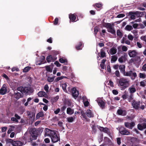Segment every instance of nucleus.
<instances>
[{
	"label": "nucleus",
	"instance_id": "1",
	"mask_svg": "<svg viewBox=\"0 0 146 146\" xmlns=\"http://www.w3.org/2000/svg\"><path fill=\"white\" fill-rule=\"evenodd\" d=\"M45 133V136L50 137L52 141L54 143L57 142L60 139L59 136L57 135L55 131L52 130L48 128H46Z\"/></svg>",
	"mask_w": 146,
	"mask_h": 146
},
{
	"label": "nucleus",
	"instance_id": "2",
	"mask_svg": "<svg viewBox=\"0 0 146 146\" xmlns=\"http://www.w3.org/2000/svg\"><path fill=\"white\" fill-rule=\"evenodd\" d=\"M117 84L120 89L123 90L129 86V80L125 78H121L117 80Z\"/></svg>",
	"mask_w": 146,
	"mask_h": 146
},
{
	"label": "nucleus",
	"instance_id": "3",
	"mask_svg": "<svg viewBox=\"0 0 146 146\" xmlns=\"http://www.w3.org/2000/svg\"><path fill=\"white\" fill-rule=\"evenodd\" d=\"M7 144H11L13 146H22L25 144L23 142L19 141H14L11 139H7L6 141Z\"/></svg>",
	"mask_w": 146,
	"mask_h": 146
},
{
	"label": "nucleus",
	"instance_id": "4",
	"mask_svg": "<svg viewBox=\"0 0 146 146\" xmlns=\"http://www.w3.org/2000/svg\"><path fill=\"white\" fill-rule=\"evenodd\" d=\"M104 25L105 27L107 29L108 32L113 34L115 33V31L113 28V24L111 25L110 23H105Z\"/></svg>",
	"mask_w": 146,
	"mask_h": 146
},
{
	"label": "nucleus",
	"instance_id": "5",
	"mask_svg": "<svg viewBox=\"0 0 146 146\" xmlns=\"http://www.w3.org/2000/svg\"><path fill=\"white\" fill-rule=\"evenodd\" d=\"M9 92V89L5 84H3L0 89V94L4 95L8 93Z\"/></svg>",
	"mask_w": 146,
	"mask_h": 146
},
{
	"label": "nucleus",
	"instance_id": "6",
	"mask_svg": "<svg viewBox=\"0 0 146 146\" xmlns=\"http://www.w3.org/2000/svg\"><path fill=\"white\" fill-rule=\"evenodd\" d=\"M125 76H129L131 77L132 80H134L137 76L136 73L133 71L130 70L126 72Z\"/></svg>",
	"mask_w": 146,
	"mask_h": 146
},
{
	"label": "nucleus",
	"instance_id": "7",
	"mask_svg": "<svg viewBox=\"0 0 146 146\" xmlns=\"http://www.w3.org/2000/svg\"><path fill=\"white\" fill-rule=\"evenodd\" d=\"M96 101L99 106L102 108H103L105 106V103L103 99L102 98H97Z\"/></svg>",
	"mask_w": 146,
	"mask_h": 146
},
{
	"label": "nucleus",
	"instance_id": "8",
	"mask_svg": "<svg viewBox=\"0 0 146 146\" xmlns=\"http://www.w3.org/2000/svg\"><path fill=\"white\" fill-rule=\"evenodd\" d=\"M17 90L22 93L25 94L27 93L29 91V88L26 87H20L17 88Z\"/></svg>",
	"mask_w": 146,
	"mask_h": 146
},
{
	"label": "nucleus",
	"instance_id": "9",
	"mask_svg": "<svg viewBox=\"0 0 146 146\" xmlns=\"http://www.w3.org/2000/svg\"><path fill=\"white\" fill-rule=\"evenodd\" d=\"M132 105L134 108L138 109L140 107V102H137L133 100L132 101Z\"/></svg>",
	"mask_w": 146,
	"mask_h": 146
},
{
	"label": "nucleus",
	"instance_id": "10",
	"mask_svg": "<svg viewBox=\"0 0 146 146\" xmlns=\"http://www.w3.org/2000/svg\"><path fill=\"white\" fill-rule=\"evenodd\" d=\"M71 92L73 97L76 99L79 94L76 88H73L71 90Z\"/></svg>",
	"mask_w": 146,
	"mask_h": 146
},
{
	"label": "nucleus",
	"instance_id": "11",
	"mask_svg": "<svg viewBox=\"0 0 146 146\" xmlns=\"http://www.w3.org/2000/svg\"><path fill=\"white\" fill-rule=\"evenodd\" d=\"M128 91L129 93L132 94L135 93L136 91V89L135 86L133 85L130 86L128 89Z\"/></svg>",
	"mask_w": 146,
	"mask_h": 146
},
{
	"label": "nucleus",
	"instance_id": "12",
	"mask_svg": "<svg viewBox=\"0 0 146 146\" xmlns=\"http://www.w3.org/2000/svg\"><path fill=\"white\" fill-rule=\"evenodd\" d=\"M135 125V123L134 122H131L130 123L127 122L125 123V126L130 129H132Z\"/></svg>",
	"mask_w": 146,
	"mask_h": 146
},
{
	"label": "nucleus",
	"instance_id": "13",
	"mask_svg": "<svg viewBox=\"0 0 146 146\" xmlns=\"http://www.w3.org/2000/svg\"><path fill=\"white\" fill-rule=\"evenodd\" d=\"M10 85L11 88L14 90H15L16 88L18 86V83L16 82L15 80H13L10 83Z\"/></svg>",
	"mask_w": 146,
	"mask_h": 146
},
{
	"label": "nucleus",
	"instance_id": "14",
	"mask_svg": "<svg viewBox=\"0 0 146 146\" xmlns=\"http://www.w3.org/2000/svg\"><path fill=\"white\" fill-rule=\"evenodd\" d=\"M128 52L129 55L131 57L135 56L137 54V52L135 50H129Z\"/></svg>",
	"mask_w": 146,
	"mask_h": 146
},
{
	"label": "nucleus",
	"instance_id": "15",
	"mask_svg": "<svg viewBox=\"0 0 146 146\" xmlns=\"http://www.w3.org/2000/svg\"><path fill=\"white\" fill-rule=\"evenodd\" d=\"M38 95L39 97H44L47 98L48 95L46 92L44 91H40L38 93Z\"/></svg>",
	"mask_w": 146,
	"mask_h": 146
},
{
	"label": "nucleus",
	"instance_id": "16",
	"mask_svg": "<svg viewBox=\"0 0 146 146\" xmlns=\"http://www.w3.org/2000/svg\"><path fill=\"white\" fill-rule=\"evenodd\" d=\"M141 58L139 56L135 57L133 61V63L136 65H139L140 63Z\"/></svg>",
	"mask_w": 146,
	"mask_h": 146
},
{
	"label": "nucleus",
	"instance_id": "17",
	"mask_svg": "<svg viewBox=\"0 0 146 146\" xmlns=\"http://www.w3.org/2000/svg\"><path fill=\"white\" fill-rule=\"evenodd\" d=\"M117 113L119 115L122 116H125L126 114V111L125 110H123L121 109L118 110Z\"/></svg>",
	"mask_w": 146,
	"mask_h": 146
},
{
	"label": "nucleus",
	"instance_id": "18",
	"mask_svg": "<svg viewBox=\"0 0 146 146\" xmlns=\"http://www.w3.org/2000/svg\"><path fill=\"white\" fill-rule=\"evenodd\" d=\"M69 18L72 22H75L77 21L76 19V15L74 14H70L69 15Z\"/></svg>",
	"mask_w": 146,
	"mask_h": 146
},
{
	"label": "nucleus",
	"instance_id": "19",
	"mask_svg": "<svg viewBox=\"0 0 146 146\" xmlns=\"http://www.w3.org/2000/svg\"><path fill=\"white\" fill-rule=\"evenodd\" d=\"M86 114L88 117H92L94 116L92 112L90 110H87L86 112Z\"/></svg>",
	"mask_w": 146,
	"mask_h": 146
},
{
	"label": "nucleus",
	"instance_id": "20",
	"mask_svg": "<svg viewBox=\"0 0 146 146\" xmlns=\"http://www.w3.org/2000/svg\"><path fill=\"white\" fill-rule=\"evenodd\" d=\"M120 133L123 135H128L129 134V132L127 130L125 129H123V130L120 131Z\"/></svg>",
	"mask_w": 146,
	"mask_h": 146
},
{
	"label": "nucleus",
	"instance_id": "21",
	"mask_svg": "<svg viewBox=\"0 0 146 146\" xmlns=\"http://www.w3.org/2000/svg\"><path fill=\"white\" fill-rule=\"evenodd\" d=\"M59 61L62 63H66V64H67L68 61L67 59L65 58H60L59 59Z\"/></svg>",
	"mask_w": 146,
	"mask_h": 146
},
{
	"label": "nucleus",
	"instance_id": "22",
	"mask_svg": "<svg viewBox=\"0 0 146 146\" xmlns=\"http://www.w3.org/2000/svg\"><path fill=\"white\" fill-rule=\"evenodd\" d=\"M131 32L133 34L135 39H137L138 38V31L136 30H134L132 31Z\"/></svg>",
	"mask_w": 146,
	"mask_h": 146
},
{
	"label": "nucleus",
	"instance_id": "23",
	"mask_svg": "<svg viewBox=\"0 0 146 146\" xmlns=\"http://www.w3.org/2000/svg\"><path fill=\"white\" fill-rule=\"evenodd\" d=\"M125 66L124 65H121L119 66V69L121 72L125 76V74L126 73L125 71Z\"/></svg>",
	"mask_w": 146,
	"mask_h": 146
},
{
	"label": "nucleus",
	"instance_id": "24",
	"mask_svg": "<svg viewBox=\"0 0 146 146\" xmlns=\"http://www.w3.org/2000/svg\"><path fill=\"white\" fill-rule=\"evenodd\" d=\"M117 51V49L114 48H112L110 50V52L111 55L114 54L116 53Z\"/></svg>",
	"mask_w": 146,
	"mask_h": 146
},
{
	"label": "nucleus",
	"instance_id": "25",
	"mask_svg": "<svg viewBox=\"0 0 146 146\" xmlns=\"http://www.w3.org/2000/svg\"><path fill=\"white\" fill-rule=\"evenodd\" d=\"M13 95L14 97L17 99L21 98V94L20 93L15 92Z\"/></svg>",
	"mask_w": 146,
	"mask_h": 146
},
{
	"label": "nucleus",
	"instance_id": "26",
	"mask_svg": "<svg viewBox=\"0 0 146 146\" xmlns=\"http://www.w3.org/2000/svg\"><path fill=\"white\" fill-rule=\"evenodd\" d=\"M66 112L68 114L71 115L74 113V111L73 109L68 108H67Z\"/></svg>",
	"mask_w": 146,
	"mask_h": 146
},
{
	"label": "nucleus",
	"instance_id": "27",
	"mask_svg": "<svg viewBox=\"0 0 146 146\" xmlns=\"http://www.w3.org/2000/svg\"><path fill=\"white\" fill-rule=\"evenodd\" d=\"M76 118V115L73 117H69L67 118L66 119L69 122H72Z\"/></svg>",
	"mask_w": 146,
	"mask_h": 146
},
{
	"label": "nucleus",
	"instance_id": "28",
	"mask_svg": "<svg viewBox=\"0 0 146 146\" xmlns=\"http://www.w3.org/2000/svg\"><path fill=\"white\" fill-rule=\"evenodd\" d=\"M99 128L101 131H104L106 133H108L109 132V130L107 128H104L103 127H100Z\"/></svg>",
	"mask_w": 146,
	"mask_h": 146
},
{
	"label": "nucleus",
	"instance_id": "29",
	"mask_svg": "<svg viewBox=\"0 0 146 146\" xmlns=\"http://www.w3.org/2000/svg\"><path fill=\"white\" fill-rule=\"evenodd\" d=\"M61 86H62V88L63 90L66 92L68 93V92L66 90V88L67 86V85L66 83H65L62 84H61Z\"/></svg>",
	"mask_w": 146,
	"mask_h": 146
},
{
	"label": "nucleus",
	"instance_id": "30",
	"mask_svg": "<svg viewBox=\"0 0 146 146\" xmlns=\"http://www.w3.org/2000/svg\"><path fill=\"white\" fill-rule=\"evenodd\" d=\"M135 13L134 12H130L129 13V15L131 16V18L132 19H134L135 18Z\"/></svg>",
	"mask_w": 146,
	"mask_h": 146
},
{
	"label": "nucleus",
	"instance_id": "31",
	"mask_svg": "<svg viewBox=\"0 0 146 146\" xmlns=\"http://www.w3.org/2000/svg\"><path fill=\"white\" fill-rule=\"evenodd\" d=\"M117 57L114 55L112 56L111 58V62L112 63H113L116 61L117 60Z\"/></svg>",
	"mask_w": 146,
	"mask_h": 146
},
{
	"label": "nucleus",
	"instance_id": "32",
	"mask_svg": "<svg viewBox=\"0 0 146 146\" xmlns=\"http://www.w3.org/2000/svg\"><path fill=\"white\" fill-rule=\"evenodd\" d=\"M106 59H103L100 64V66L102 69H104L105 68V63L106 61Z\"/></svg>",
	"mask_w": 146,
	"mask_h": 146
},
{
	"label": "nucleus",
	"instance_id": "33",
	"mask_svg": "<svg viewBox=\"0 0 146 146\" xmlns=\"http://www.w3.org/2000/svg\"><path fill=\"white\" fill-rule=\"evenodd\" d=\"M45 68L47 71L50 72H52V66H46L44 67Z\"/></svg>",
	"mask_w": 146,
	"mask_h": 146
},
{
	"label": "nucleus",
	"instance_id": "34",
	"mask_svg": "<svg viewBox=\"0 0 146 146\" xmlns=\"http://www.w3.org/2000/svg\"><path fill=\"white\" fill-rule=\"evenodd\" d=\"M132 27L130 25H127L125 27V30L128 31H130L132 30L133 29Z\"/></svg>",
	"mask_w": 146,
	"mask_h": 146
},
{
	"label": "nucleus",
	"instance_id": "35",
	"mask_svg": "<svg viewBox=\"0 0 146 146\" xmlns=\"http://www.w3.org/2000/svg\"><path fill=\"white\" fill-rule=\"evenodd\" d=\"M44 114L42 112H39L36 115V117L37 119L39 118L40 117H42L43 116Z\"/></svg>",
	"mask_w": 146,
	"mask_h": 146
},
{
	"label": "nucleus",
	"instance_id": "36",
	"mask_svg": "<svg viewBox=\"0 0 146 146\" xmlns=\"http://www.w3.org/2000/svg\"><path fill=\"white\" fill-rule=\"evenodd\" d=\"M106 54L103 49H101V50L100 55L101 57L103 58L106 56Z\"/></svg>",
	"mask_w": 146,
	"mask_h": 146
},
{
	"label": "nucleus",
	"instance_id": "37",
	"mask_svg": "<svg viewBox=\"0 0 146 146\" xmlns=\"http://www.w3.org/2000/svg\"><path fill=\"white\" fill-rule=\"evenodd\" d=\"M125 60V57L124 56H122L118 59V61L119 62L122 63Z\"/></svg>",
	"mask_w": 146,
	"mask_h": 146
},
{
	"label": "nucleus",
	"instance_id": "38",
	"mask_svg": "<svg viewBox=\"0 0 146 146\" xmlns=\"http://www.w3.org/2000/svg\"><path fill=\"white\" fill-rule=\"evenodd\" d=\"M31 67L30 66H27L25 67L23 70V72H28L31 69Z\"/></svg>",
	"mask_w": 146,
	"mask_h": 146
},
{
	"label": "nucleus",
	"instance_id": "39",
	"mask_svg": "<svg viewBox=\"0 0 146 146\" xmlns=\"http://www.w3.org/2000/svg\"><path fill=\"white\" fill-rule=\"evenodd\" d=\"M59 98V97L57 96L55 97L54 98H52L51 100L52 102L54 103L56 102Z\"/></svg>",
	"mask_w": 146,
	"mask_h": 146
},
{
	"label": "nucleus",
	"instance_id": "40",
	"mask_svg": "<svg viewBox=\"0 0 146 146\" xmlns=\"http://www.w3.org/2000/svg\"><path fill=\"white\" fill-rule=\"evenodd\" d=\"M52 60V58L51 55L48 56L46 58V60L48 62H50Z\"/></svg>",
	"mask_w": 146,
	"mask_h": 146
},
{
	"label": "nucleus",
	"instance_id": "41",
	"mask_svg": "<svg viewBox=\"0 0 146 146\" xmlns=\"http://www.w3.org/2000/svg\"><path fill=\"white\" fill-rule=\"evenodd\" d=\"M137 128L140 130H142L144 129L142 124H139L137 125Z\"/></svg>",
	"mask_w": 146,
	"mask_h": 146
},
{
	"label": "nucleus",
	"instance_id": "42",
	"mask_svg": "<svg viewBox=\"0 0 146 146\" xmlns=\"http://www.w3.org/2000/svg\"><path fill=\"white\" fill-rule=\"evenodd\" d=\"M117 34L118 36L119 37H121L122 36V34L121 31L119 30H118L117 31Z\"/></svg>",
	"mask_w": 146,
	"mask_h": 146
},
{
	"label": "nucleus",
	"instance_id": "43",
	"mask_svg": "<svg viewBox=\"0 0 146 146\" xmlns=\"http://www.w3.org/2000/svg\"><path fill=\"white\" fill-rule=\"evenodd\" d=\"M40 58L42 60V61H41L40 63L39 64V65L43 64L44 63V61H45V57L43 56H42L40 57Z\"/></svg>",
	"mask_w": 146,
	"mask_h": 146
},
{
	"label": "nucleus",
	"instance_id": "44",
	"mask_svg": "<svg viewBox=\"0 0 146 146\" xmlns=\"http://www.w3.org/2000/svg\"><path fill=\"white\" fill-rule=\"evenodd\" d=\"M134 37L130 34H129L127 36L128 39L132 41Z\"/></svg>",
	"mask_w": 146,
	"mask_h": 146
},
{
	"label": "nucleus",
	"instance_id": "45",
	"mask_svg": "<svg viewBox=\"0 0 146 146\" xmlns=\"http://www.w3.org/2000/svg\"><path fill=\"white\" fill-rule=\"evenodd\" d=\"M140 85L143 87L145 86L146 85V81L145 80L141 81L140 83Z\"/></svg>",
	"mask_w": 146,
	"mask_h": 146
},
{
	"label": "nucleus",
	"instance_id": "46",
	"mask_svg": "<svg viewBox=\"0 0 146 146\" xmlns=\"http://www.w3.org/2000/svg\"><path fill=\"white\" fill-rule=\"evenodd\" d=\"M82 45V43L80 42L79 43L78 45H77L76 46V48L77 50H79L81 49L82 48H80Z\"/></svg>",
	"mask_w": 146,
	"mask_h": 146
},
{
	"label": "nucleus",
	"instance_id": "47",
	"mask_svg": "<svg viewBox=\"0 0 146 146\" xmlns=\"http://www.w3.org/2000/svg\"><path fill=\"white\" fill-rule=\"evenodd\" d=\"M133 94H131L128 98V100L129 102H131L133 100Z\"/></svg>",
	"mask_w": 146,
	"mask_h": 146
},
{
	"label": "nucleus",
	"instance_id": "48",
	"mask_svg": "<svg viewBox=\"0 0 146 146\" xmlns=\"http://www.w3.org/2000/svg\"><path fill=\"white\" fill-rule=\"evenodd\" d=\"M139 77L141 78L144 79L146 78V75L144 74L140 73L139 74Z\"/></svg>",
	"mask_w": 146,
	"mask_h": 146
},
{
	"label": "nucleus",
	"instance_id": "49",
	"mask_svg": "<svg viewBox=\"0 0 146 146\" xmlns=\"http://www.w3.org/2000/svg\"><path fill=\"white\" fill-rule=\"evenodd\" d=\"M49 87L47 84H46L44 86V89L45 91L47 92L48 91Z\"/></svg>",
	"mask_w": 146,
	"mask_h": 146
},
{
	"label": "nucleus",
	"instance_id": "50",
	"mask_svg": "<svg viewBox=\"0 0 146 146\" xmlns=\"http://www.w3.org/2000/svg\"><path fill=\"white\" fill-rule=\"evenodd\" d=\"M54 78L53 77H48L47 78V80L48 82H52L54 80Z\"/></svg>",
	"mask_w": 146,
	"mask_h": 146
},
{
	"label": "nucleus",
	"instance_id": "51",
	"mask_svg": "<svg viewBox=\"0 0 146 146\" xmlns=\"http://www.w3.org/2000/svg\"><path fill=\"white\" fill-rule=\"evenodd\" d=\"M140 39L144 41L146 44V35L144 36H142L141 37Z\"/></svg>",
	"mask_w": 146,
	"mask_h": 146
},
{
	"label": "nucleus",
	"instance_id": "52",
	"mask_svg": "<svg viewBox=\"0 0 146 146\" xmlns=\"http://www.w3.org/2000/svg\"><path fill=\"white\" fill-rule=\"evenodd\" d=\"M122 49L123 51L125 52L127 50V48L126 46H122Z\"/></svg>",
	"mask_w": 146,
	"mask_h": 146
},
{
	"label": "nucleus",
	"instance_id": "53",
	"mask_svg": "<svg viewBox=\"0 0 146 146\" xmlns=\"http://www.w3.org/2000/svg\"><path fill=\"white\" fill-rule=\"evenodd\" d=\"M112 92L113 94L115 95H117L118 93V91L116 90H113L112 91Z\"/></svg>",
	"mask_w": 146,
	"mask_h": 146
},
{
	"label": "nucleus",
	"instance_id": "54",
	"mask_svg": "<svg viewBox=\"0 0 146 146\" xmlns=\"http://www.w3.org/2000/svg\"><path fill=\"white\" fill-rule=\"evenodd\" d=\"M54 64L57 67H59L61 66V64L58 61H55Z\"/></svg>",
	"mask_w": 146,
	"mask_h": 146
},
{
	"label": "nucleus",
	"instance_id": "55",
	"mask_svg": "<svg viewBox=\"0 0 146 146\" xmlns=\"http://www.w3.org/2000/svg\"><path fill=\"white\" fill-rule=\"evenodd\" d=\"M11 119L12 121H15L16 122L18 123V121L16 119L15 117H12L11 118Z\"/></svg>",
	"mask_w": 146,
	"mask_h": 146
},
{
	"label": "nucleus",
	"instance_id": "56",
	"mask_svg": "<svg viewBox=\"0 0 146 146\" xmlns=\"http://www.w3.org/2000/svg\"><path fill=\"white\" fill-rule=\"evenodd\" d=\"M58 18H55V19L54 20V25H56L57 24L58 22Z\"/></svg>",
	"mask_w": 146,
	"mask_h": 146
},
{
	"label": "nucleus",
	"instance_id": "57",
	"mask_svg": "<svg viewBox=\"0 0 146 146\" xmlns=\"http://www.w3.org/2000/svg\"><path fill=\"white\" fill-rule=\"evenodd\" d=\"M125 16V15L123 14H119L117 16V18H121Z\"/></svg>",
	"mask_w": 146,
	"mask_h": 146
},
{
	"label": "nucleus",
	"instance_id": "58",
	"mask_svg": "<svg viewBox=\"0 0 146 146\" xmlns=\"http://www.w3.org/2000/svg\"><path fill=\"white\" fill-rule=\"evenodd\" d=\"M137 44L138 47L139 48H141L142 47V44L141 43L139 42H137Z\"/></svg>",
	"mask_w": 146,
	"mask_h": 146
},
{
	"label": "nucleus",
	"instance_id": "59",
	"mask_svg": "<svg viewBox=\"0 0 146 146\" xmlns=\"http://www.w3.org/2000/svg\"><path fill=\"white\" fill-rule=\"evenodd\" d=\"M96 7L98 8H101L102 6V5L100 3H96L95 4Z\"/></svg>",
	"mask_w": 146,
	"mask_h": 146
},
{
	"label": "nucleus",
	"instance_id": "60",
	"mask_svg": "<svg viewBox=\"0 0 146 146\" xmlns=\"http://www.w3.org/2000/svg\"><path fill=\"white\" fill-rule=\"evenodd\" d=\"M60 108H58L56 110L54 111V113L55 114H58L60 112Z\"/></svg>",
	"mask_w": 146,
	"mask_h": 146
},
{
	"label": "nucleus",
	"instance_id": "61",
	"mask_svg": "<svg viewBox=\"0 0 146 146\" xmlns=\"http://www.w3.org/2000/svg\"><path fill=\"white\" fill-rule=\"evenodd\" d=\"M19 70V68H16V67H13L12 69V72L14 71H18Z\"/></svg>",
	"mask_w": 146,
	"mask_h": 146
},
{
	"label": "nucleus",
	"instance_id": "62",
	"mask_svg": "<svg viewBox=\"0 0 146 146\" xmlns=\"http://www.w3.org/2000/svg\"><path fill=\"white\" fill-rule=\"evenodd\" d=\"M7 127H3L2 128V129H1L2 131V132H5L7 130Z\"/></svg>",
	"mask_w": 146,
	"mask_h": 146
},
{
	"label": "nucleus",
	"instance_id": "63",
	"mask_svg": "<svg viewBox=\"0 0 146 146\" xmlns=\"http://www.w3.org/2000/svg\"><path fill=\"white\" fill-rule=\"evenodd\" d=\"M63 79V77L62 76L58 77L56 79L57 81H59V80Z\"/></svg>",
	"mask_w": 146,
	"mask_h": 146
},
{
	"label": "nucleus",
	"instance_id": "64",
	"mask_svg": "<svg viewBox=\"0 0 146 146\" xmlns=\"http://www.w3.org/2000/svg\"><path fill=\"white\" fill-rule=\"evenodd\" d=\"M109 84L110 85L111 87L113 86V83L111 80H110L109 81Z\"/></svg>",
	"mask_w": 146,
	"mask_h": 146
}]
</instances>
